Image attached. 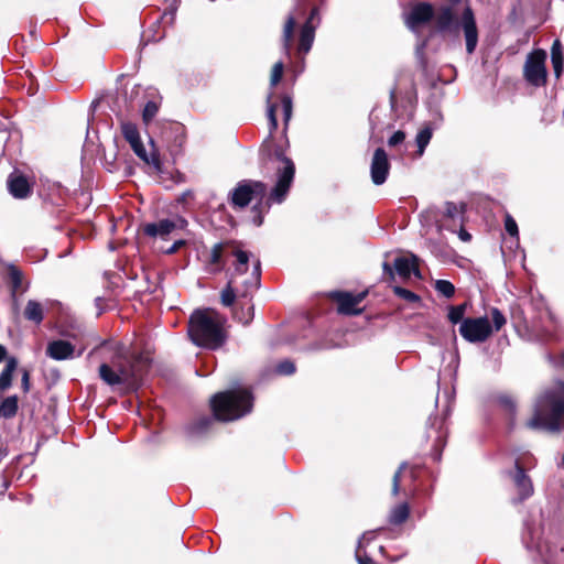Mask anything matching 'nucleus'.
<instances>
[{
    "mask_svg": "<svg viewBox=\"0 0 564 564\" xmlns=\"http://www.w3.org/2000/svg\"><path fill=\"white\" fill-rule=\"evenodd\" d=\"M390 163L388 154L382 148H378L372 156L370 174L375 185H382L388 177Z\"/></svg>",
    "mask_w": 564,
    "mask_h": 564,
    "instance_id": "obj_14",
    "label": "nucleus"
},
{
    "mask_svg": "<svg viewBox=\"0 0 564 564\" xmlns=\"http://www.w3.org/2000/svg\"><path fill=\"white\" fill-rule=\"evenodd\" d=\"M417 257L412 254L411 258L399 257L395 258L393 267L395 273L402 279H409L411 274L416 278H421V272L417 267Z\"/></svg>",
    "mask_w": 564,
    "mask_h": 564,
    "instance_id": "obj_22",
    "label": "nucleus"
},
{
    "mask_svg": "<svg viewBox=\"0 0 564 564\" xmlns=\"http://www.w3.org/2000/svg\"><path fill=\"white\" fill-rule=\"evenodd\" d=\"M465 42H466V51L468 54H473L478 44V30L476 25V20L473 10L469 7H466L460 19L459 23Z\"/></svg>",
    "mask_w": 564,
    "mask_h": 564,
    "instance_id": "obj_13",
    "label": "nucleus"
},
{
    "mask_svg": "<svg viewBox=\"0 0 564 564\" xmlns=\"http://www.w3.org/2000/svg\"><path fill=\"white\" fill-rule=\"evenodd\" d=\"M24 316L26 319L34 322L35 324H40L43 321L42 304L34 300H30L26 303V306L24 310Z\"/></svg>",
    "mask_w": 564,
    "mask_h": 564,
    "instance_id": "obj_31",
    "label": "nucleus"
},
{
    "mask_svg": "<svg viewBox=\"0 0 564 564\" xmlns=\"http://www.w3.org/2000/svg\"><path fill=\"white\" fill-rule=\"evenodd\" d=\"M186 245V241L184 239H176L173 245L171 247H169L167 249L164 250V253L166 254H173L175 253L178 249H181L182 247H184Z\"/></svg>",
    "mask_w": 564,
    "mask_h": 564,
    "instance_id": "obj_50",
    "label": "nucleus"
},
{
    "mask_svg": "<svg viewBox=\"0 0 564 564\" xmlns=\"http://www.w3.org/2000/svg\"><path fill=\"white\" fill-rule=\"evenodd\" d=\"M560 387L562 390H564V382H560Z\"/></svg>",
    "mask_w": 564,
    "mask_h": 564,
    "instance_id": "obj_59",
    "label": "nucleus"
},
{
    "mask_svg": "<svg viewBox=\"0 0 564 564\" xmlns=\"http://www.w3.org/2000/svg\"><path fill=\"white\" fill-rule=\"evenodd\" d=\"M282 110H283V119H284V123L288 124L291 117H292V109H293V105H292V98L288 95H284L282 97Z\"/></svg>",
    "mask_w": 564,
    "mask_h": 564,
    "instance_id": "obj_44",
    "label": "nucleus"
},
{
    "mask_svg": "<svg viewBox=\"0 0 564 564\" xmlns=\"http://www.w3.org/2000/svg\"><path fill=\"white\" fill-rule=\"evenodd\" d=\"M366 293L352 294L349 292H334L332 297L338 304V312L345 315H357L361 310L357 305L365 299Z\"/></svg>",
    "mask_w": 564,
    "mask_h": 564,
    "instance_id": "obj_17",
    "label": "nucleus"
},
{
    "mask_svg": "<svg viewBox=\"0 0 564 564\" xmlns=\"http://www.w3.org/2000/svg\"><path fill=\"white\" fill-rule=\"evenodd\" d=\"M434 17V8L429 2H417L412 6L409 13L404 14V23L412 31L417 32L419 29L430 22Z\"/></svg>",
    "mask_w": 564,
    "mask_h": 564,
    "instance_id": "obj_11",
    "label": "nucleus"
},
{
    "mask_svg": "<svg viewBox=\"0 0 564 564\" xmlns=\"http://www.w3.org/2000/svg\"><path fill=\"white\" fill-rule=\"evenodd\" d=\"M230 254L235 257V261L232 263L234 269L232 272L229 274V278L235 276L237 281H241L240 278L248 273L249 261L252 258V254L248 251L242 250L235 243L232 246Z\"/></svg>",
    "mask_w": 564,
    "mask_h": 564,
    "instance_id": "obj_21",
    "label": "nucleus"
},
{
    "mask_svg": "<svg viewBox=\"0 0 564 564\" xmlns=\"http://www.w3.org/2000/svg\"><path fill=\"white\" fill-rule=\"evenodd\" d=\"M459 334L468 343H484L492 334V326L486 316L468 317L459 325Z\"/></svg>",
    "mask_w": 564,
    "mask_h": 564,
    "instance_id": "obj_7",
    "label": "nucleus"
},
{
    "mask_svg": "<svg viewBox=\"0 0 564 564\" xmlns=\"http://www.w3.org/2000/svg\"><path fill=\"white\" fill-rule=\"evenodd\" d=\"M210 405L218 421H236L251 412L253 397L247 389H232L216 393L210 400Z\"/></svg>",
    "mask_w": 564,
    "mask_h": 564,
    "instance_id": "obj_3",
    "label": "nucleus"
},
{
    "mask_svg": "<svg viewBox=\"0 0 564 564\" xmlns=\"http://www.w3.org/2000/svg\"><path fill=\"white\" fill-rule=\"evenodd\" d=\"M546 53L543 50L531 52L524 63V78L535 87H540L546 82L545 68Z\"/></svg>",
    "mask_w": 564,
    "mask_h": 564,
    "instance_id": "obj_8",
    "label": "nucleus"
},
{
    "mask_svg": "<svg viewBox=\"0 0 564 564\" xmlns=\"http://www.w3.org/2000/svg\"><path fill=\"white\" fill-rule=\"evenodd\" d=\"M230 246H234V242H218L213 246L204 259V267L206 272L218 273L224 270L225 250Z\"/></svg>",
    "mask_w": 564,
    "mask_h": 564,
    "instance_id": "obj_18",
    "label": "nucleus"
},
{
    "mask_svg": "<svg viewBox=\"0 0 564 564\" xmlns=\"http://www.w3.org/2000/svg\"><path fill=\"white\" fill-rule=\"evenodd\" d=\"M490 314H491V318H492V323H494L492 330L494 329L497 332L500 330L507 323L506 317L503 316L501 311L497 307L491 308Z\"/></svg>",
    "mask_w": 564,
    "mask_h": 564,
    "instance_id": "obj_40",
    "label": "nucleus"
},
{
    "mask_svg": "<svg viewBox=\"0 0 564 564\" xmlns=\"http://www.w3.org/2000/svg\"><path fill=\"white\" fill-rule=\"evenodd\" d=\"M127 142L130 144L134 154L138 158H140L143 162L152 164L154 166H159V160L155 158V155H149L147 153V150L141 141L140 133H138L134 138H131Z\"/></svg>",
    "mask_w": 564,
    "mask_h": 564,
    "instance_id": "obj_25",
    "label": "nucleus"
},
{
    "mask_svg": "<svg viewBox=\"0 0 564 564\" xmlns=\"http://www.w3.org/2000/svg\"><path fill=\"white\" fill-rule=\"evenodd\" d=\"M283 68H284V65L281 61L276 62L273 65V68L271 72V78H270L271 86H275L281 80L282 75H283Z\"/></svg>",
    "mask_w": 564,
    "mask_h": 564,
    "instance_id": "obj_46",
    "label": "nucleus"
},
{
    "mask_svg": "<svg viewBox=\"0 0 564 564\" xmlns=\"http://www.w3.org/2000/svg\"><path fill=\"white\" fill-rule=\"evenodd\" d=\"M464 213V206L458 207L455 203H446V215L454 218Z\"/></svg>",
    "mask_w": 564,
    "mask_h": 564,
    "instance_id": "obj_49",
    "label": "nucleus"
},
{
    "mask_svg": "<svg viewBox=\"0 0 564 564\" xmlns=\"http://www.w3.org/2000/svg\"><path fill=\"white\" fill-rule=\"evenodd\" d=\"M405 140V133L401 130L395 131L389 139H388V145L389 147H397Z\"/></svg>",
    "mask_w": 564,
    "mask_h": 564,
    "instance_id": "obj_48",
    "label": "nucleus"
},
{
    "mask_svg": "<svg viewBox=\"0 0 564 564\" xmlns=\"http://www.w3.org/2000/svg\"><path fill=\"white\" fill-rule=\"evenodd\" d=\"M509 477L512 479L518 491V498L514 502H522L533 495V484L518 462L516 463L514 470L509 471Z\"/></svg>",
    "mask_w": 564,
    "mask_h": 564,
    "instance_id": "obj_16",
    "label": "nucleus"
},
{
    "mask_svg": "<svg viewBox=\"0 0 564 564\" xmlns=\"http://www.w3.org/2000/svg\"><path fill=\"white\" fill-rule=\"evenodd\" d=\"M379 551H380V553L383 554L384 553V547L383 546H379Z\"/></svg>",
    "mask_w": 564,
    "mask_h": 564,
    "instance_id": "obj_58",
    "label": "nucleus"
},
{
    "mask_svg": "<svg viewBox=\"0 0 564 564\" xmlns=\"http://www.w3.org/2000/svg\"><path fill=\"white\" fill-rule=\"evenodd\" d=\"M564 423V394L549 390L535 401L534 412L525 425L531 430L558 432Z\"/></svg>",
    "mask_w": 564,
    "mask_h": 564,
    "instance_id": "obj_2",
    "label": "nucleus"
},
{
    "mask_svg": "<svg viewBox=\"0 0 564 564\" xmlns=\"http://www.w3.org/2000/svg\"><path fill=\"white\" fill-rule=\"evenodd\" d=\"M177 8L175 6H171L164 13L162 19L170 24H173Z\"/></svg>",
    "mask_w": 564,
    "mask_h": 564,
    "instance_id": "obj_51",
    "label": "nucleus"
},
{
    "mask_svg": "<svg viewBox=\"0 0 564 564\" xmlns=\"http://www.w3.org/2000/svg\"><path fill=\"white\" fill-rule=\"evenodd\" d=\"M435 26L440 32H452L457 28L456 14L449 6H442L434 11Z\"/></svg>",
    "mask_w": 564,
    "mask_h": 564,
    "instance_id": "obj_20",
    "label": "nucleus"
},
{
    "mask_svg": "<svg viewBox=\"0 0 564 564\" xmlns=\"http://www.w3.org/2000/svg\"><path fill=\"white\" fill-rule=\"evenodd\" d=\"M21 386L22 390L26 393L30 391L31 383H30V372L29 370L24 369L22 371V379H21Z\"/></svg>",
    "mask_w": 564,
    "mask_h": 564,
    "instance_id": "obj_52",
    "label": "nucleus"
},
{
    "mask_svg": "<svg viewBox=\"0 0 564 564\" xmlns=\"http://www.w3.org/2000/svg\"><path fill=\"white\" fill-rule=\"evenodd\" d=\"M406 467V463L403 462L399 469L395 471V474L393 475V479H392V494L395 496L398 495L399 492V489H400V477H401V471Z\"/></svg>",
    "mask_w": 564,
    "mask_h": 564,
    "instance_id": "obj_47",
    "label": "nucleus"
},
{
    "mask_svg": "<svg viewBox=\"0 0 564 564\" xmlns=\"http://www.w3.org/2000/svg\"><path fill=\"white\" fill-rule=\"evenodd\" d=\"M321 24V17H319V10L317 7H314L310 15L307 17L306 21L303 23L300 30V37H299V46L297 52L300 54H307L314 43L315 40V31Z\"/></svg>",
    "mask_w": 564,
    "mask_h": 564,
    "instance_id": "obj_10",
    "label": "nucleus"
},
{
    "mask_svg": "<svg viewBox=\"0 0 564 564\" xmlns=\"http://www.w3.org/2000/svg\"><path fill=\"white\" fill-rule=\"evenodd\" d=\"M261 262L259 259L252 260V271L248 278L237 281L228 278V282L220 294V301L224 306H231L237 296H247L250 289H258L260 285Z\"/></svg>",
    "mask_w": 564,
    "mask_h": 564,
    "instance_id": "obj_6",
    "label": "nucleus"
},
{
    "mask_svg": "<svg viewBox=\"0 0 564 564\" xmlns=\"http://www.w3.org/2000/svg\"><path fill=\"white\" fill-rule=\"evenodd\" d=\"M451 1H452V2H454V3H457V2H459L460 0H451Z\"/></svg>",
    "mask_w": 564,
    "mask_h": 564,
    "instance_id": "obj_60",
    "label": "nucleus"
},
{
    "mask_svg": "<svg viewBox=\"0 0 564 564\" xmlns=\"http://www.w3.org/2000/svg\"><path fill=\"white\" fill-rule=\"evenodd\" d=\"M6 267H7V275H8V279L11 284L12 295L14 296L17 292L22 290L23 273L13 263H8Z\"/></svg>",
    "mask_w": 564,
    "mask_h": 564,
    "instance_id": "obj_30",
    "label": "nucleus"
},
{
    "mask_svg": "<svg viewBox=\"0 0 564 564\" xmlns=\"http://www.w3.org/2000/svg\"><path fill=\"white\" fill-rule=\"evenodd\" d=\"M382 269L384 273L389 274L391 280L394 279V271L388 262H383Z\"/></svg>",
    "mask_w": 564,
    "mask_h": 564,
    "instance_id": "obj_53",
    "label": "nucleus"
},
{
    "mask_svg": "<svg viewBox=\"0 0 564 564\" xmlns=\"http://www.w3.org/2000/svg\"><path fill=\"white\" fill-rule=\"evenodd\" d=\"M551 62L556 77H560L563 72L564 57L560 40H555L551 47Z\"/></svg>",
    "mask_w": 564,
    "mask_h": 564,
    "instance_id": "obj_29",
    "label": "nucleus"
},
{
    "mask_svg": "<svg viewBox=\"0 0 564 564\" xmlns=\"http://www.w3.org/2000/svg\"><path fill=\"white\" fill-rule=\"evenodd\" d=\"M395 94H397V88L393 87L391 90H390V102L391 105L393 106L394 102H395Z\"/></svg>",
    "mask_w": 564,
    "mask_h": 564,
    "instance_id": "obj_56",
    "label": "nucleus"
},
{
    "mask_svg": "<svg viewBox=\"0 0 564 564\" xmlns=\"http://www.w3.org/2000/svg\"><path fill=\"white\" fill-rule=\"evenodd\" d=\"M392 290L397 296L403 299L406 302L419 303L421 301V297L416 293L408 289L395 285L392 288Z\"/></svg>",
    "mask_w": 564,
    "mask_h": 564,
    "instance_id": "obj_37",
    "label": "nucleus"
},
{
    "mask_svg": "<svg viewBox=\"0 0 564 564\" xmlns=\"http://www.w3.org/2000/svg\"><path fill=\"white\" fill-rule=\"evenodd\" d=\"M253 317V307H249L248 310V317L245 319L243 324L247 325Z\"/></svg>",
    "mask_w": 564,
    "mask_h": 564,
    "instance_id": "obj_55",
    "label": "nucleus"
},
{
    "mask_svg": "<svg viewBox=\"0 0 564 564\" xmlns=\"http://www.w3.org/2000/svg\"><path fill=\"white\" fill-rule=\"evenodd\" d=\"M275 372L281 376H290L295 372V365L291 360H283L275 367Z\"/></svg>",
    "mask_w": 564,
    "mask_h": 564,
    "instance_id": "obj_42",
    "label": "nucleus"
},
{
    "mask_svg": "<svg viewBox=\"0 0 564 564\" xmlns=\"http://www.w3.org/2000/svg\"><path fill=\"white\" fill-rule=\"evenodd\" d=\"M466 310V304L457 305V306H451L448 312V319L452 324H458L465 319L464 314Z\"/></svg>",
    "mask_w": 564,
    "mask_h": 564,
    "instance_id": "obj_39",
    "label": "nucleus"
},
{
    "mask_svg": "<svg viewBox=\"0 0 564 564\" xmlns=\"http://www.w3.org/2000/svg\"><path fill=\"white\" fill-rule=\"evenodd\" d=\"M121 132H122V135L124 137V139L128 141L131 138H134L139 133V130L134 123H132L130 121H122L121 122Z\"/></svg>",
    "mask_w": 564,
    "mask_h": 564,
    "instance_id": "obj_43",
    "label": "nucleus"
},
{
    "mask_svg": "<svg viewBox=\"0 0 564 564\" xmlns=\"http://www.w3.org/2000/svg\"><path fill=\"white\" fill-rule=\"evenodd\" d=\"M127 142L130 144L134 154L138 158H140L143 162L152 164L154 166H159V160L155 158V155H149L147 153V150L141 141L140 133H138L134 138H131Z\"/></svg>",
    "mask_w": 564,
    "mask_h": 564,
    "instance_id": "obj_26",
    "label": "nucleus"
},
{
    "mask_svg": "<svg viewBox=\"0 0 564 564\" xmlns=\"http://www.w3.org/2000/svg\"><path fill=\"white\" fill-rule=\"evenodd\" d=\"M74 346L66 340H54L48 344L46 354L54 360H65L74 355Z\"/></svg>",
    "mask_w": 564,
    "mask_h": 564,
    "instance_id": "obj_23",
    "label": "nucleus"
},
{
    "mask_svg": "<svg viewBox=\"0 0 564 564\" xmlns=\"http://www.w3.org/2000/svg\"><path fill=\"white\" fill-rule=\"evenodd\" d=\"M18 367V360L15 357H9L7 359L6 367L0 373V391L3 392L9 389L12 384V376Z\"/></svg>",
    "mask_w": 564,
    "mask_h": 564,
    "instance_id": "obj_27",
    "label": "nucleus"
},
{
    "mask_svg": "<svg viewBox=\"0 0 564 564\" xmlns=\"http://www.w3.org/2000/svg\"><path fill=\"white\" fill-rule=\"evenodd\" d=\"M18 412V397L10 395L4 398L0 403V417L11 419Z\"/></svg>",
    "mask_w": 564,
    "mask_h": 564,
    "instance_id": "obj_32",
    "label": "nucleus"
},
{
    "mask_svg": "<svg viewBox=\"0 0 564 564\" xmlns=\"http://www.w3.org/2000/svg\"><path fill=\"white\" fill-rule=\"evenodd\" d=\"M7 187L9 193L18 199H24L31 193V185L28 178L19 172H13L9 175Z\"/></svg>",
    "mask_w": 564,
    "mask_h": 564,
    "instance_id": "obj_19",
    "label": "nucleus"
},
{
    "mask_svg": "<svg viewBox=\"0 0 564 564\" xmlns=\"http://www.w3.org/2000/svg\"><path fill=\"white\" fill-rule=\"evenodd\" d=\"M305 12L306 6L303 2H301L294 8L292 12H290L285 20L282 31V46L286 55H290L294 37V29L296 26L297 19L300 17H303Z\"/></svg>",
    "mask_w": 564,
    "mask_h": 564,
    "instance_id": "obj_15",
    "label": "nucleus"
},
{
    "mask_svg": "<svg viewBox=\"0 0 564 564\" xmlns=\"http://www.w3.org/2000/svg\"><path fill=\"white\" fill-rule=\"evenodd\" d=\"M432 135H433V131H432V128L429 126H425L417 132V134L415 137V143L417 147V156L423 155L426 147L429 145V143L432 139Z\"/></svg>",
    "mask_w": 564,
    "mask_h": 564,
    "instance_id": "obj_33",
    "label": "nucleus"
},
{
    "mask_svg": "<svg viewBox=\"0 0 564 564\" xmlns=\"http://www.w3.org/2000/svg\"><path fill=\"white\" fill-rule=\"evenodd\" d=\"M115 367L116 369L107 364H102L99 367L100 378L111 387L123 384V382L129 378L127 373H119L117 365Z\"/></svg>",
    "mask_w": 564,
    "mask_h": 564,
    "instance_id": "obj_24",
    "label": "nucleus"
},
{
    "mask_svg": "<svg viewBox=\"0 0 564 564\" xmlns=\"http://www.w3.org/2000/svg\"><path fill=\"white\" fill-rule=\"evenodd\" d=\"M435 291L446 299H451L455 294V286L447 280H436L434 284Z\"/></svg>",
    "mask_w": 564,
    "mask_h": 564,
    "instance_id": "obj_35",
    "label": "nucleus"
},
{
    "mask_svg": "<svg viewBox=\"0 0 564 564\" xmlns=\"http://www.w3.org/2000/svg\"><path fill=\"white\" fill-rule=\"evenodd\" d=\"M459 238H460L462 241L467 242V241H469L471 239V235L469 232H467L466 230L462 229L459 231Z\"/></svg>",
    "mask_w": 564,
    "mask_h": 564,
    "instance_id": "obj_54",
    "label": "nucleus"
},
{
    "mask_svg": "<svg viewBox=\"0 0 564 564\" xmlns=\"http://www.w3.org/2000/svg\"><path fill=\"white\" fill-rule=\"evenodd\" d=\"M375 535H376V531H370V532L362 534V536L359 539L357 549H356V554H355L356 560L359 564H373L371 557H369L365 551V545H366V543L373 540Z\"/></svg>",
    "mask_w": 564,
    "mask_h": 564,
    "instance_id": "obj_28",
    "label": "nucleus"
},
{
    "mask_svg": "<svg viewBox=\"0 0 564 564\" xmlns=\"http://www.w3.org/2000/svg\"><path fill=\"white\" fill-rule=\"evenodd\" d=\"M410 513L408 503H400L394 507L389 516V521L392 524H401L406 521Z\"/></svg>",
    "mask_w": 564,
    "mask_h": 564,
    "instance_id": "obj_34",
    "label": "nucleus"
},
{
    "mask_svg": "<svg viewBox=\"0 0 564 564\" xmlns=\"http://www.w3.org/2000/svg\"><path fill=\"white\" fill-rule=\"evenodd\" d=\"M267 194V185L261 181L242 180L237 183L235 188L231 191L229 196V203L234 208L242 209L247 207L253 199H258L259 203L252 208L253 213H257L252 223L260 227L263 224V216L260 214V206L262 199Z\"/></svg>",
    "mask_w": 564,
    "mask_h": 564,
    "instance_id": "obj_4",
    "label": "nucleus"
},
{
    "mask_svg": "<svg viewBox=\"0 0 564 564\" xmlns=\"http://www.w3.org/2000/svg\"><path fill=\"white\" fill-rule=\"evenodd\" d=\"M159 111V102L155 100H149L142 111V119L145 123H149Z\"/></svg>",
    "mask_w": 564,
    "mask_h": 564,
    "instance_id": "obj_38",
    "label": "nucleus"
},
{
    "mask_svg": "<svg viewBox=\"0 0 564 564\" xmlns=\"http://www.w3.org/2000/svg\"><path fill=\"white\" fill-rule=\"evenodd\" d=\"M271 98H272V94H269V96L267 98V104H268L267 117L269 120L270 132L272 133L278 128V120H276V116H275L276 105L271 102Z\"/></svg>",
    "mask_w": 564,
    "mask_h": 564,
    "instance_id": "obj_36",
    "label": "nucleus"
},
{
    "mask_svg": "<svg viewBox=\"0 0 564 564\" xmlns=\"http://www.w3.org/2000/svg\"><path fill=\"white\" fill-rule=\"evenodd\" d=\"M7 357V349L3 345H0V362Z\"/></svg>",
    "mask_w": 564,
    "mask_h": 564,
    "instance_id": "obj_57",
    "label": "nucleus"
},
{
    "mask_svg": "<svg viewBox=\"0 0 564 564\" xmlns=\"http://www.w3.org/2000/svg\"><path fill=\"white\" fill-rule=\"evenodd\" d=\"M499 403L511 415V420H513L517 410L516 401L509 395H501Z\"/></svg>",
    "mask_w": 564,
    "mask_h": 564,
    "instance_id": "obj_41",
    "label": "nucleus"
},
{
    "mask_svg": "<svg viewBox=\"0 0 564 564\" xmlns=\"http://www.w3.org/2000/svg\"><path fill=\"white\" fill-rule=\"evenodd\" d=\"M226 318L214 310H196L188 321V336L193 344L207 349H218L227 338Z\"/></svg>",
    "mask_w": 564,
    "mask_h": 564,
    "instance_id": "obj_1",
    "label": "nucleus"
},
{
    "mask_svg": "<svg viewBox=\"0 0 564 564\" xmlns=\"http://www.w3.org/2000/svg\"><path fill=\"white\" fill-rule=\"evenodd\" d=\"M270 161L275 164L276 169V183L271 189L267 205L281 204L284 202L295 174V165L293 161L288 158L281 150H276L270 155Z\"/></svg>",
    "mask_w": 564,
    "mask_h": 564,
    "instance_id": "obj_5",
    "label": "nucleus"
},
{
    "mask_svg": "<svg viewBox=\"0 0 564 564\" xmlns=\"http://www.w3.org/2000/svg\"><path fill=\"white\" fill-rule=\"evenodd\" d=\"M186 226V219L175 216L155 223H148L143 225L142 231L150 238L167 240L176 230H183Z\"/></svg>",
    "mask_w": 564,
    "mask_h": 564,
    "instance_id": "obj_9",
    "label": "nucleus"
},
{
    "mask_svg": "<svg viewBox=\"0 0 564 564\" xmlns=\"http://www.w3.org/2000/svg\"><path fill=\"white\" fill-rule=\"evenodd\" d=\"M119 373H127L129 378L123 384L129 387H137L141 381L145 369L148 367L147 359L141 356L126 359L123 362L117 365Z\"/></svg>",
    "mask_w": 564,
    "mask_h": 564,
    "instance_id": "obj_12",
    "label": "nucleus"
},
{
    "mask_svg": "<svg viewBox=\"0 0 564 564\" xmlns=\"http://www.w3.org/2000/svg\"><path fill=\"white\" fill-rule=\"evenodd\" d=\"M505 229L506 231L511 236L518 239L519 237V229L516 220L513 217L509 214L506 215L505 218Z\"/></svg>",
    "mask_w": 564,
    "mask_h": 564,
    "instance_id": "obj_45",
    "label": "nucleus"
}]
</instances>
